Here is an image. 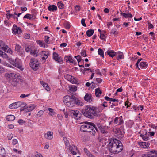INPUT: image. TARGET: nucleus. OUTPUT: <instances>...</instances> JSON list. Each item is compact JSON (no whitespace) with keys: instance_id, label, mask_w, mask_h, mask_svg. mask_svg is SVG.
I'll list each match as a JSON object with an SVG mask.
<instances>
[{"instance_id":"nucleus-7","label":"nucleus","mask_w":157,"mask_h":157,"mask_svg":"<svg viewBox=\"0 0 157 157\" xmlns=\"http://www.w3.org/2000/svg\"><path fill=\"white\" fill-rule=\"evenodd\" d=\"M31 67L34 70H36L39 67V62L36 59L32 58L30 63Z\"/></svg>"},{"instance_id":"nucleus-1","label":"nucleus","mask_w":157,"mask_h":157,"mask_svg":"<svg viewBox=\"0 0 157 157\" xmlns=\"http://www.w3.org/2000/svg\"><path fill=\"white\" fill-rule=\"evenodd\" d=\"M5 76L12 86H22L24 82L20 76L14 73H6Z\"/></svg>"},{"instance_id":"nucleus-31","label":"nucleus","mask_w":157,"mask_h":157,"mask_svg":"<svg viewBox=\"0 0 157 157\" xmlns=\"http://www.w3.org/2000/svg\"><path fill=\"white\" fill-rule=\"evenodd\" d=\"M6 151L4 148L0 147V155L2 157L5 156L6 155Z\"/></svg>"},{"instance_id":"nucleus-59","label":"nucleus","mask_w":157,"mask_h":157,"mask_svg":"<svg viewBox=\"0 0 157 157\" xmlns=\"http://www.w3.org/2000/svg\"><path fill=\"white\" fill-rule=\"evenodd\" d=\"M75 9L77 11H79L80 10V7L78 5H76L75 6Z\"/></svg>"},{"instance_id":"nucleus-62","label":"nucleus","mask_w":157,"mask_h":157,"mask_svg":"<svg viewBox=\"0 0 157 157\" xmlns=\"http://www.w3.org/2000/svg\"><path fill=\"white\" fill-rule=\"evenodd\" d=\"M18 122L20 124L22 125L25 123V122L22 119H20L18 121Z\"/></svg>"},{"instance_id":"nucleus-34","label":"nucleus","mask_w":157,"mask_h":157,"mask_svg":"<svg viewBox=\"0 0 157 157\" xmlns=\"http://www.w3.org/2000/svg\"><path fill=\"white\" fill-rule=\"evenodd\" d=\"M117 52V55L118 54V57L117 58V59L119 60L120 59H122L124 58V56L123 55V54L122 52Z\"/></svg>"},{"instance_id":"nucleus-44","label":"nucleus","mask_w":157,"mask_h":157,"mask_svg":"<svg viewBox=\"0 0 157 157\" xmlns=\"http://www.w3.org/2000/svg\"><path fill=\"white\" fill-rule=\"evenodd\" d=\"M98 53L99 55H100L102 57H104V52L102 49L101 48H99L98 49Z\"/></svg>"},{"instance_id":"nucleus-53","label":"nucleus","mask_w":157,"mask_h":157,"mask_svg":"<svg viewBox=\"0 0 157 157\" xmlns=\"http://www.w3.org/2000/svg\"><path fill=\"white\" fill-rule=\"evenodd\" d=\"M21 47L19 44H16L15 46V50L17 51H19L21 48Z\"/></svg>"},{"instance_id":"nucleus-5","label":"nucleus","mask_w":157,"mask_h":157,"mask_svg":"<svg viewBox=\"0 0 157 157\" xmlns=\"http://www.w3.org/2000/svg\"><path fill=\"white\" fill-rule=\"evenodd\" d=\"M75 98V97L73 95L71 96L66 95L63 98V101L67 106L71 107L74 105Z\"/></svg>"},{"instance_id":"nucleus-3","label":"nucleus","mask_w":157,"mask_h":157,"mask_svg":"<svg viewBox=\"0 0 157 157\" xmlns=\"http://www.w3.org/2000/svg\"><path fill=\"white\" fill-rule=\"evenodd\" d=\"M81 124H82L80 127V130L82 131L88 132L90 134L94 136L96 133V132L94 128L97 131H98L95 125L92 123L86 121L81 123Z\"/></svg>"},{"instance_id":"nucleus-32","label":"nucleus","mask_w":157,"mask_h":157,"mask_svg":"<svg viewBox=\"0 0 157 157\" xmlns=\"http://www.w3.org/2000/svg\"><path fill=\"white\" fill-rule=\"evenodd\" d=\"M94 30L93 29H89L86 32V34L87 36L88 37H90L94 33Z\"/></svg>"},{"instance_id":"nucleus-43","label":"nucleus","mask_w":157,"mask_h":157,"mask_svg":"<svg viewBox=\"0 0 157 157\" xmlns=\"http://www.w3.org/2000/svg\"><path fill=\"white\" fill-rule=\"evenodd\" d=\"M140 66L141 68H145L147 67V64L146 62H142L140 63Z\"/></svg>"},{"instance_id":"nucleus-52","label":"nucleus","mask_w":157,"mask_h":157,"mask_svg":"<svg viewBox=\"0 0 157 157\" xmlns=\"http://www.w3.org/2000/svg\"><path fill=\"white\" fill-rule=\"evenodd\" d=\"M37 42L40 46L45 47L44 43L42 42L40 40H38V41H37Z\"/></svg>"},{"instance_id":"nucleus-27","label":"nucleus","mask_w":157,"mask_h":157,"mask_svg":"<svg viewBox=\"0 0 157 157\" xmlns=\"http://www.w3.org/2000/svg\"><path fill=\"white\" fill-rule=\"evenodd\" d=\"M6 118L9 121H13L15 119V117L12 115H10L7 116Z\"/></svg>"},{"instance_id":"nucleus-2","label":"nucleus","mask_w":157,"mask_h":157,"mask_svg":"<svg viewBox=\"0 0 157 157\" xmlns=\"http://www.w3.org/2000/svg\"><path fill=\"white\" fill-rule=\"evenodd\" d=\"M109 151L113 154H117L121 152L123 149L121 142L116 139H111L109 144Z\"/></svg>"},{"instance_id":"nucleus-15","label":"nucleus","mask_w":157,"mask_h":157,"mask_svg":"<svg viewBox=\"0 0 157 157\" xmlns=\"http://www.w3.org/2000/svg\"><path fill=\"white\" fill-rule=\"evenodd\" d=\"M69 150L71 153L74 155H75L78 151L76 146L74 145H70Z\"/></svg>"},{"instance_id":"nucleus-64","label":"nucleus","mask_w":157,"mask_h":157,"mask_svg":"<svg viewBox=\"0 0 157 157\" xmlns=\"http://www.w3.org/2000/svg\"><path fill=\"white\" fill-rule=\"evenodd\" d=\"M100 38L102 40H104L105 38V36L103 34H102L101 33H100Z\"/></svg>"},{"instance_id":"nucleus-11","label":"nucleus","mask_w":157,"mask_h":157,"mask_svg":"<svg viewBox=\"0 0 157 157\" xmlns=\"http://www.w3.org/2000/svg\"><path fill=\"white\" fill-rule=\"evenodd\" d=\"M23 104V103L21 102H17L13 103L9 105V108L12 109H16L20 106H21Z\"/></svg>"},{"instance_id":"nucleus-61","label":"nucleus","mask_w":157,"mask_h":157,"mask_svg":"<svg viewBox=\"0 0 157 157\" xmlns=\"http://www.w3.org/2000/svg\"><path fill=\"white\" fill-rule=\"evenodd\" d=\"M5 72V70L4 68L0 66V74L3 73Z\"/></svg>"},{"instance_id":"nucleus-55","label":"nucleus","mask_w":157,"mask_h":157,"mask_svg":"<svg viewBox=\"0 0 157 157\" xmlns=\"http://www.w3.org/2000/svg\"><path fill=\"white\" fill-rule=\"evenodd\" d=\"M81 54L82 56L85 57L87 56L86 51L85 50H82L81 52Z\"/></svg>"},{"instance_id":"nucleus-18","label":"nucleus","mask_w":157,"mask_h":157,"mask_svg":"<svg viewBox=\"0 0 157 157\" xmlns=\"http://www.w3.org/2000/svg\"><path fill=\"white\" fill-rule=\"evenodd\" d=\"M16 15H17V13L16 12H14L13 14L7 13L6 14V17L8 19L10 18H12L14 19H16L17 21H18V18L17 17H16Z\"/></svg>"},{"instance_id":"nucleus-56","label":"nucleus","mask_w":157,"mask_h":157,"mask_svg":"<svg viewBox=\"0 0 157 157\" xmlns=\"http://www.w3.org/2000/svg\"><path fill=\"white\" fill-rule=\"evenodd\" d=\"M49 37L48 36H45L44 37V41H45V42L48 44H49L50 43V42L49 40Z\"/></svg>"},{"instance_id":"nucleus-14","label":"nucleus","mask_w":157,"mask_h":157,"mask_svg":"<svg viewBox=\"0 0 157 157\" xmlns=\"http://www.w3.org/2000/svg\"><path fill=\"white\" fill-rule=\"evenodd\" d=\"M138 145L144 149L149 148L150 144L148 142H138Z\"/></svg>"},{"instance_id":"nucleus-51","label":"nucleus","mask_w":157,"mask_h":157,"mask_svg":"<svg viewBox=\"0 0 157 157\" xmlns=\"http://www.w3.org/2000/svg\"><path fill=\"white\" fill-rule=\"evenodd\" d=\"M75 58L78 61V63L80 62L82 60L81 57L80 55H78L77 56H75Z\"/></svg>"},{"instance_id":"nucleus-60","label":"nucleus","mask_w":157,"mask_h":157,"mask_svg":"<svg viewBox=\"0 0 157 157\" xmlns=\"http://www.w3.org/2000/svg\"><path fill=\"white\" fill-rule=\"evenodd\" d=\"M12 143L13 145H16L18 143V141L16 139H13L12 140Z\"/></svg>"},{"instance_id":"nucleus-24","label":"nucleus","mask_w":157,"mask_h":157,"mask_svg":"<svg viewBox=\"0 0 157 157\" xmlns=\"http://www.w3.org/2000/svg\"><path fill=\"white\" fill-rule=\"evenodd\" d=\"M35 16L32 14H29L27 13L23 17L24 19L27 18L30 20H32L34 19Z\"/></svg>"},{"instance_id":"nucleus-17","label":"nucleus","mask_w":157,"mask_h":157,"mask_svg":"<svg viewBox=\"0 0 157 157\" xmlns=\"http://www.w3.org/2000/svg\"><path fill=\"white\" fill-rule=\"evenodd\" d=\"M84 99L86 101L90 103L93 101L92 95L90 94L86 93L84 97Z\"/></svg>"},{"instance_id":"nucleus-49","label":"nucleus","mask_w":157,"mask_h":157,"mask_svg":"<svg viewBox=\"0 0 157 157\" xmlns=\"http://www.w3.org/2000/svg\"><path fill=\"white\" fill-rule=\"evenodd\" d=\"M149 139V135H147L146 133L144 135V137H143V140L144 141H147Z\"/></svg>"},{"instance_id":"nucleus-21","label":"nucleus","mask_w":157,"mask_h":157,"mask_svg":"<svg viewBox=\"0 0 157 157\" xmlns=\"http://www.w3.org/2000/svg\"><path fill=\"white\" fill-rule=\"evenodd\" d=\"M65 59L66 62L69 61L70 63H71L74 65L76 64V61L73 60L72 57L70 56L65 57Z\"/></svg>"},{"instance_id":"nucleus-45","label":"nucleus","mask_w":157,"mask_h":157,"mask_svg":"<svg viewBox=\"0 0 157 157\" xmlns=\"http://www.w3.org/2000/svg\"><path fill=\"white\" fill-rule=\"evenodd\" d=\"M70 90L71 91L75 92L77 90V87L74 85H72L71 86Z\"/></svg>"},{"instance_id":"nucleus-35","label":"nucleus","mask_w":157,"mask_h":157,"mask_svg":"<svg viewBox=\"0 0 157 157\" xmlns=\"http://www.w3.org/2000/svg\"><path fill=\"white\" fill-rule=\"evenodd\" d=\"M71 81L70 82L71 83L73 84H79L80 82L78 81L77 79H76V78L74 77L73 76V78H72Z\"/></svg>"},{"instance_id":"nucleus-9","label":"nucleus","mask_w":157,"mask_h":157,"mask_svg":"<svg viewBox=\"0 0 157 157\" xmlns=\"http://www.w3.org/2000/svg\"><path fill=\"white\" fill-rule=\"evenodd\" d=\"M97 126L101 133L105 135L106 134L108 133L107 130L109 127L101 125L100 123L98 124Z\"/></svg>"},{"instance_id":"nucleus-6","label":"nucleus","mask_w":157,"mask_h":157,"mask_svg":"<svg viewBox=\"0 0 157 157\" xmlns=\"http://www.w3.org/2000/svg\"><path fill=\"white\" fill-rule=\"evenodd\" d=\"M10 61V63L13 66L18 68L21 71L23 69L22 66L21 61L19 58H16L15 60H13L11 59Z\"/></svg>"},{"instance_id":"nucleus-42","label":"nucleus","mask_w":157,"mask_h":157,"mask_svg":"<svg viewBox=\"0 0 157 157\" xmlns=\"http://www.w3.org/2000/svg\"><path fill=\"white\" fill-rule=\"evenodd\" d=\"M36 105H32L30 106L27 107V110L29 111H31L34 109L36 107Z\"/></svg>"},{"instance_id":"nucleus-26","label":"nucleus","mask_w":157,"mask_h":157,"mask_svg":"<svg viewBox=\"0 0 157 157\" xmlns=\"http://www.w3.org/2000/svg\"><path fill=\"white\" fill-rule=\"evenodd\" d=\"M149 157H157V151L152 150L148 153Z\"/></svg>"},{"instance_id":"nucleus-20","label":"nucleus","mask_w":157,"mask_h":157,"mask_svg":"<svg viewBox=\"0 0 157 157\" xmlns=\"http://www.w3.org/2000/svg\"><path fill=\"white\" fill-rule=\"evenodd\" d=\"M53 133L52 132L48 131L47 134H45L44 136L47 139L51 140L53 138Z\"/></svg>"},{"instance_id":"nucleus-8","label":"nucleus","mask_w":157,"mask_h":157,"mask_svg":"<svg viewBox=\"0 0 157 157\" xmlns=\"http://www.w3.org/2000/svg\"><path fill=\"white\" fill-rule=\"evenodd\" d=\"M124 134V129L122 127H121L117 129L115 136L121 139L123 137Z\"/></svg>"},{"instance_id":"nucleus-10","label":"nucleus","mask_w":157,"mask_h":157,"mask_svg":"<svg viewBox=\"0 0 157 157\" xmlns=\"http://www.w3.org/2000/svg\"><path fill=\"white\" fill-rule=\"evenodd\" d=\"M114 123L117 125H120L123 124L124 121L122 116L118 117H116L114 119Z\"/></svg>"},{"instance_id":"nucleus-33","label":"nucleus","mask_w":157,"mask_h":157,"mask_svg":"<svg viewBox=\"0 0 157 157\" xmlns=\"http://www.w3.org/2000/svg\"><path fill=\"white\" fill-rule=\"evenodd\" d=\"M2 53L1 56H0L2 57V58H4L7 59L8 60H9L10 61L11 59L10 58H9V57L8 56L7 54L3 52H2Z\"/></svg>"},{"instance_id":"nucleus-48","label":"nucleus","mask_w":157,"mask_h":157,"mask_svg":"<svg viewBox=\"0 0 157 157\" xmlns=\"http://www.w3.org/2000/svg\"><path fill=\"white\" fill-rule=\"evenodd\" d=\"M57 6L59 9H63L64 8V4L61 2H58L57 3Z\"/></svg>"},{"instance_id":"nucleus-12","label":"nucleus","mask_w":157,"mask_h":157,"mask_svg":"<svg viewBox=\"0 0 157 157\" xmlns=\"http://www.w3.org/2000/svg\"><path fill=\"white\" fill-rule=\"evenodd\" d=\"M12 33L14 34H20L22 33L20 28L17 27L16 25H13L12 29Z\"/></svg>"},{"instance_id":"nucleus-54","label":"nucleus","mask_w":157,"mask_h":157,"mask_svg":"<svg viewBox=\"0 0 157 157\" xmlns=\"http://www.w3.org/2000/svg\"><path fill=\"white\" fill-rule=\"evenodd\" d=\"M64 26L66 29H69L71 27L70 23L67 22L64 23Z\"/></svg>"},{"instance_id":"nucleus-19","label":"nucleus","mask_w":157,"mask_h":157,"mask_svg":"<svg viewBox=\"0 0 157 157\" xmlns=\"http://www.w3.org/2000/svg\"><path fill=\"white\" fill-rule=\"evenodd\" d=\"M121 15L123 16L124 17L126 18H130L132 17V15L129 12L126 11L125 13H121Z\"/></svg>"},{"instance_id":"nucleus-22","label":"nucleus","mask_w":157,"mask_h":157,"mask_svg":"<svg viewBox=\"0 0 157 157\" xmlns=\"http://www.w3.org/2000/svg\"><path fill=\"white\" fill-rule=\"evenodd\" d=\"M38 50L36 48H33L32 49L30 54L34 57H36L38 56Z\"/></svg>"},{"instance_id":"nucleus-57","label":"nucleus","mask_w":157,"mask_h":157,"mask_svg":"<svg viewBox=\"0 0 157 157\" xmlns=\"http://www.w3.org/2000/svg\"><path fill=\"white\" fill-rule=\"evenodd\" d=\"M13 136V135L12 133H9L8 134L7 137L9 140H11Z\"/></svg>"},{"instance_id":"nucleus-28","label":"nucleus","mask_w":157,"mask_h":157,"mask_svg":"<svg viewBox=\"0 0 157 157\" xmlns=\"http://www.w3.org/2000/svg\"><path fill=\"white\" fill-rule=\"evenodd\" d=\"M95 94L96 96L97 97H100L101 94L102 93V92L100 90V88H98L95 89Z\"/></svg>"},{"instance_id":"nucleus-46","label":"nucleus","mask_w":157,"mask_h":157,"mask_svg":"<svg viewBox=\"0 0 157 157\" xmlns=\"http://www.w3.org/2000/svg\"><path fill=\"white\" fill-rule=\"evenodd\" d=\"M63 140L64 141L65 144V145L67 147H68L70 146L69 143V142L68 140L67 139V138H66V137H64L63 138Z\"/></svg>"},{"instance_id":"nucleus-30","label":"nucleus","mask_w":157,"mask_h":157,"mask_svg":"<svg viewBox=\"0 0 157 157\" xmlns=\"http://www.w3.org/2000/svg\"><path fill=\"white\" fill-rule=\"evenodd\" d=\"M75 100H74V105L75 104H77L78 105H80L81 106H82L83 105V103L80 101L78 100V99H77L75 97Z\"/></svg>"},{"instance_id":"nucleus-36","label":"nucleus","mask_w":157,"mask_h":157,"mask_svg":"<svg viewBox=\"0 0 157 157\" xmlns=\"http://www.w3.org/2000/svg\"><path fill=\"white\" fill-rule=\"evenodd\" d=\"M70 112L71 114H72L73 116L76 117H77L79 114V111L77 110H71Z\"/></svg>"},{"instance_id":"nucleus-38","label":"nucleus","mask_w":157,"mask_h":157,"mask_svg":"<svg viewBox=\"0 0 157 157\" xmlns=\"http://www.w3.org/2000/svg\"><path fill=\"white\" fill-rule=\"evenodd\" d=\"M64 77L66 79H67L68 81H69L70 82L72 80L71 79L72 78H73L72 76L69 74L65 75Z\"/></svg>"},{"instance_id":"nucleus-50","label":"nucleus","mask_w":157,"mask_h":157,"mask_svg":"<svg viewBox=\"0 0 157 157\" xmlns=\"http://www.w3.org/2000/svg\"><path fill=\"white\" fill-rule=\"evenodd\" d=\"M44 112L42 110H40L37 113V114L36 115V116L37 117H40L42 115L44 114Z\"/></svg>"},{"instance_id":"nucleus-41","label":"nucleus","mask_w":157,"mask_h":157,"mask_svg":"<svg viewBox=\"0 0 157 157\" xmlns=\"http://www.w3.org/2000/svg\"><path fill=\"white\" fill-rule=\"evenodd\" d=\"M32 48H33L31 47L30 46H25V51L27 52H30Z\"/></svg>"},{"instance_id":"nucleus-40","label":"nucleus","mask_w":157,"mask_h":157,"mask_svg":"<svg viewBox=\"0 0 157 157\" xmlns=\"http://www.w3.org/2000/svg\"><path fill=\"white\" fill-rule=\"evenodd\" d=\"M110 33L113 34L114 35H117L118 34V32L117 31L116 29L112 28L111 31Z\"/></svg>"},{"instance_id":"nucleus-58","label":"nucleus","mask_w":157,"mask_h":157,"mask_svg":"<svg viewBox=\"0 0 157 157\" xmlns=\"http://www.w3.org/2000/svg\"><path fill=\"white\" fill-rule=\"evenodd\" d=\"M85 19H84V18H82L81 20V24H82V25L83 26H84V27H86V25L85 23Z\"/></svg>"},{"instance_id":"nucleus-16","label":"nucleus","mask_w":157,"mask_h":157,"mask_svg":"<svg viewBox=\"0 0 157 157\" xmlns=\"http://www.w3.org/2000/svg\"><path fill=\"white\" fill-rule=\"evenodd\" d=\"M58 56L59 55L57 53L55 52L53 53V59L58 63H62L63 62V60H62V59L60 57H59Z\"/></svg>"},{"instance_id":"nucleus-23","label":"nucleus","mask_w":157,"mask_h":157,"mask_svg":"<svg viewBox=\"0 0 157 157\" xmlns=\"http://www.w3.org/2000/svg\"><path fill=\"white\" fill-rule=\"evenodd\" d=\"M107 54L109 56L112 58L117 55V52H115L113 50L108 51L105 52V54Z\"/></svg>"},{"instance_id":"nucleus-13","label":"nucleus","mask_w":157,"mask_h":157,"mask_svg":"<svg viewBox=\"0 0 157 157\" xmlns=\"http://www.w3.org/2000/svg\"><path fill=\"white\" fill-rule=\"evenodd\" d=\"M42 60H45L49 55V52L48 51H42L40 52Z\"/></svg>"},{"instance_id":"nucleus-25","label":"nucleus","mask_w":157,"mask_h":157,"mask_svg":"<svg viewBox=\"0 0 157 157\" xmlns=\"http://www.w3.org/2000/svg\"><path fill=\"white\" fill-rule=\"evenodd\" d=\"M48 9L50 11L54 12L57 10V7L54 5H50L48 8Z\"/></svg>"},{"instance_id":"nucleus-63","label":"nucleus","mask_w":157,"mask_h":157,"mask_svg":"<svg viewBox=\"0 0 157 157\" xmlns=\"http://www.w3.org/2000/svg\"><path fill=\"white\" fill-rule=\"evenodd\" d=\"M13 150L15 152L17 153L18 154H21V151H18L17 149L16 148H14L13 149Z\"/></svg>"},{"instance_id":"nucleus-47","label":"nucleus","mask_w":157,"mask_h":157,"mask_svg":"<svg viewBox=\"0 0 157 157\" xmlns=\"http://www.w3.org/2000/svg\"><path fill=\"white\" fill-rule=\"evenodd\" d=\"M84 151L86 155L89 157L91 154V153L87 150L86 148H84Z\"/></svg>"},{"instance_id":"nucleus-39","label":"nucleus","mask_w":157,"mask_h":157,"mask_svg":"<svg viewBox=\"0 0 157 157\" xmlns=\"http://www.w3.org/2000/svg\"><path fill=\"white\" fill-rule=\"evenodd\" d=\"M7 45L5 44V43L2 41L0 40V48L2 49L3 50L4 48Z\"/></svg>"},{"instance_id":"nucleus-4","label":"nucleus","mask_w":157,"mask_h":157,"mask_svg":"<svg viewBox=\"0 0 157 157\" xmlns=\"http://www.w3.org/2000/svg\"><path fill=\"white\" fill-rule=\"evenodd\" d=\"M81 112L86 117L92 119L97 115L96 108L94 106L86 105L82 109Z\"/></svg>"},{"instance_id":"nucleus-29","label":"nucleus","mask_w":157,"mask_h":157,"mask_svg":"<svg viewBox=\"0 0 157 157\" xmlns=\"http://www.w3.org/2000/svg\"><path fill=\"white\" fill-rule=\"evenodd\" d=\"M3 50L5 52L7 53H9L11 54H13V51L10 48H9L7 46H6Z\"/></svg>"},{"instance_id":"nucleus-37","label":"nucleus","mask_w":157,"mask_h":157,"mask_svg":"<svg viewBox=\"0 0 157 157\" xmlns=\"http://www.w3.org/2000/svg\"><path fill=\"white\" fill-rule=\"evenodd\" d=\"M48 110L49 111L48 114L51 116H53L54 115L56 114V113L54 111V109L51 108H48Z\"/></svg>"}]
</instances>
